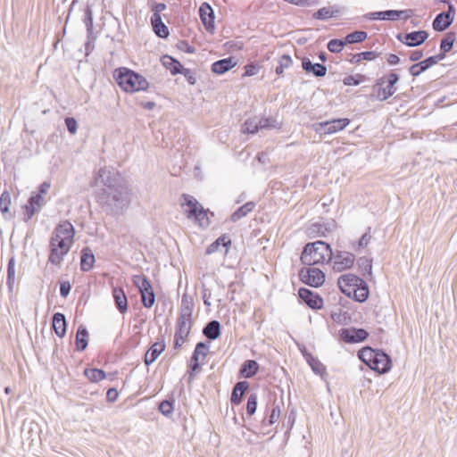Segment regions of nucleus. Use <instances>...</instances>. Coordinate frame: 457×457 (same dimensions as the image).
<instances>
[{
  "mask_svg": "<svg viewBox=\"0 0 457 457\" xmlns=\"http://www.w3.org/2000/svg\"><path fill=\"white\" fill-rule=\"evenodd\" d=\"M7 273H8L7 284H8L9 287L11 288L12 287V285L14 284V280H15V262H14L13 258L10 259V261L8 262Z\"/></svg>",
  "mask_w": 457,
  "mask_h": 457,
  "instance_id": "48",
  "label": "nucleus"
},
{
  "mask_svg": "<svg viewBox=\"0 0 457 457\" xmlns=\"http://www.w3.org/2000/svg\"><path fill=\"white\" fill-rule=\"evenodd\" d=\"M85 376L92 382H99L105 378V372L99 369H87Z\"/></svg>",
  "mask_w": 457,
  "mask_h": 457,
  "instance_id": "39",
  "label": "nucleus"
},
{
  "mask_svg": "<svg viewBox=\"0 0 457 457\" xmlns=\"http://www.w3.org/2000/svg\"><path fill=\"white\" fill-rule=\"evenodd\" d=\"M259 370V364L253 360L245 361L241 369L240 376L245 378L253 377Z\"/></svg>",
  "mask_w": 457,
  "mask_h": 457,
  "instance_id": "29",
  "label": "nucleus"
},
{
  "mask_svg": "<svg viewBox=\"0 0 457 457\" xmlns=\"http://www.w3.org/2000/svg\"><path fill=\"white\" fill-rule=\"evenodd\" d=\"M368 35L365 31H354L353 33L348 34L345 38V44H354L364 41L367 38Z\"/></svg>",
  "mask_w": 457,
  "mask_h": 457,
  "instance_id": "43",
  "label": "nucleus"
},
{
  "mask_svg": "<svg viewBox=\"0 0 457 457\" xmlns=\"http://www.w3.org/2000/svg\"><path fill=\"white\" fill-rule=\"evenodd\" d=\"M194 304L191 297L183 295L181 299L180 313L177 320L176 332L174 336V347H180L190 333L192 326V313Z\"/></svg>",
  "mask_w": 457,
  "mask_h": 457,
  "instance_id": "2",
  "label": "nucleus"
},
{
  "mask_svg": "<svg viewBox=\"0 0 457 457\" xmlns=\"http://www.w3.org/2000/svg\"><path fill=\"white\" fill-rule=\"evenodd\" d=\"M112 296L114 298L117 308L121 313L128 310V300L124 291L120 287H114L112 290Z\"/></svg>",
  "mask_w": 457,
  "mask_h": 457,
  "instance_id": "25",
  "label": "nucleus"
},
{
  "mask_svg": "<svg viewBox=\"0 0 457 457\" xmlns=\"http://www.w3.org/2000/svg\"><path fill=\"white\" fill-rule=\"evenodd\" d=\"M377 353L378 351H375L370 347H364L359 351L358 356L361 361L370 367L374 361Z\"/></svg>",
  "mask_w": 457,
  "mask_h": 457,
  "instance_id": "37",
  "label": "nucleus"
},
{
  "mask_svg": "<svg viewBox=\"0 0 457 457\" xmlns=\"http://www.w3.org/2000/svg\"><path fill=\"white\" fill-rule=\"evenodd\" d=\"M299 296L312 309H320L323 305L322 298L307 288H301Z\"/></svg>",
  "mask_w": 457,
  "mask_h": 457,
  "instance_id": "17",
  "label": "nucleus"
},
{
  "mask_svg": "<svg viewBox=\"0 0 457 457\" xmlns=\"http://www.w3.org/2000/svg\"><path fill=\"white\" fill-rule=\"evenodd\" d=\"M307 361L314 373L320 375V376H322L325 373L326 368L318 359H316L312 356H310L307 359Z\"/></svg>",
  "mask_w": 457,
  "mask_h": 457,
  "instance_id": "45",
  "label": "nucleus"
},
{
  "mask_svg": "<svg viewBox=\"0 0 457 457\" xmlns=\"http://www.w3.org/2000/svg\"><path fill=\"white\" fill-rule=\"evenodd\" d=\"M88 342V333L84 326H79L76 333V347L79 351L86 349Z\"/></svg>",
  "mask_w": 457,
  "mask_h": 457,
  "instance_id": "33",
  "label": "nucleus"
},
{
  "mask_svg": "<svg viewBox=\"0 0 457 457\" xmlns=\"http://www.w3.org/2000/svg\"><path fill=\"white\" fill-rule=\"evenodd\" d=\"M302 66L306 72H312L316 77H323L327 73L326 66L320 63H312L308 58L303 60Z\"/></svg>",
  "mask_w": 457,
  "mask_h": 457,
  "instance_id": "22",
  "label": "nucleus"
},
{
  "mask_svg": "<svg viewBox=\"0 0 457 457\" xmlns=\"http://www.w3.org/2000/svg\"><path fill=\"white\" fill-rule=\"evenodd\" d=\"M255 208V203L248 202L243 206L239 207L237 211H235L231 215V220L233 222H237L242 218L245 217L248 213L253 211Z\"/></svg>",
  "mask_w": 457,
  "mask_h": 457,
  "instance_id": "32",
  "label": "nucleus"
},
{
  "mask_svg": "<svg viewBox=\"0 0 457 457\" xmlns=\"http://www.w3.org/2000/svg\"><path fill=\"white\" fill-rule=\"evenodd\" d=\"M204 335L211 339L215 340L220 337V322L217 320H212L210 321L204 328L203 330Z\"/></svg>",
  "mask_w": 457,
  "mask_h": 457,
  "instance_id": "31",
  "label": "nucleus"
},
{
  "mask_svg": "<svg viewBox=\"0 0 457 457\" xmlns=\"http://www.w3.org/2000/svg\"><path fill=\"white\" fill-rule=\"evenodd\" d=\"M159 411L165 416H170L173 411L172 403L170 401H162L159 405Z\"/></svg>",
  "mask_w": 457,
  "mask_h": 457,
  "instance_id": "51",
  "label": "nucleus"
},
{
  "mask_svg": "<svg viewBox=\"0 0 457 457\" xmlns=\"http://www.w3.org/2000/svg\"><path fill=\"white\" fill-rule=\"evenodd\" d=\"M184 213L187 219H194L201 228H207L210 225L207 210L192 195H183Z\"/></svg>",
  "mask_w": 457,
  "mask_h": 457,
  "instance_id": "5",
  "label": "nucleus"
},
{
  "mask_svg": "<svg viewBox=\"0 0 457 457\" xmlns=\"http://www.w3.org/2000/svg\"><path fill=\"white\" fill-rule=\"evenodd\" d=\"M453 21V15L450 13L440 12L433 21V29L436 31L445 30Z\"/></svg>",
  "mask_w": 457,
  "mask_h": 457,
  "instance_id": "20",
  "label": "nucleus"
},
{
  "mask_svg": "<svg viewBox=\"0 0 457 457\" xmlns=\"http://www.w3.org/2000/svg\"><path fill=\"white\" fill-rule=\"evenodd\" d=\"M413 15V12L411 10H388V11H381V12H370L366 15V18L369 20H390L395 21L398 19L407 20Z\"/></svg>",
  "mask_w": 457,
  "mask_h": 457,
  "instance_id": "10",
  "label": "nucleus"
},
{
  "mask_svg": "<svg viewBox=\"0 0 457 457\" xmlns=\"http://www.w3.org/2000/svg\"><path fill=\"white\" fill-rule=\"evenodd\" d=\"M71 291V284L68 281L62 282L60 287V295L62 297H67Z\"/></svg>",
  "mask_w": 457,
  "mask_h": 457,
  "instance_id": "61",
  "label": "nucleus"
},
{
  "mask_svg": "<svg viewBox=\"0 0 457 457\" xmlns=\"http://www.w3.org/2000/svg\"><path fill=\"white\" fill-rule=\"evenodd\" d=\"M345 46V40H341V39H331L328 43V49L331 52V53H340L343 49H344V46Z\"/></svg>",
  "mask_w": 457,
  "mask_h": 457,
  "instance_id": "47",
  "label": "nucleus"
},
{
  "mask_svg": "<svg viewBox=\"0 0 457 457\" xmlns=\"http://www.w3.org/2000/svg\"><path fill=\"white\" fill-rule=\"evenodd\" d=\"M65 124L67 126V129L71 134H75L78 129V123L74 118H66Z\"/></svg>",
  "mask_w": 457,
  "mask_h": 457,
  "instance_id": "55",
  "label": "nucleus"
},
{
  "mask_svg": "<svg viewBox=\"0 0 457 457\" xmlns=\"http://www.w3.org/2000/svg\"><path fill=\"white\" fill-rule=\"evenodd\" d=\"M337 12L338 11L335 10L333 7H323L313 13V18L317 20H327L336 16Z\"/></svg>",
  "mask_w": 457,
  "mask_h": 457,
  "instance_id": "40",
  "label": "nucleus"
},
{
  "mask_svg": "<svg viewBox=\"0 0 457 457\" xmlns=\"http://www.w3.org/2000/svg\"><path fill=\"white\" fill-rule=\"evenodd\" d=\"M425 71H426V69L424 68L423 64H421V62L411 65L409 69L410 73L413 77H417V76L420 75Z\"/></svg>",
  "mask_w": 457,
  "mask_h": 457,
  "instance_id": "54",
  "label": "nucleus"
},
{
  "mask_svg": "<svg viewBox=\"0 0 457 457\" xmlns=\"http://www.w3.org/2000/svg\"><path fill=\"white\" fill-rule=\"evenodd\" d=\"M116 81L124 91L130 93L145 90L148 87V82L143 76L127 68L116 71Z\"/></svg>",
  "mask_w": 457,
  "mask_h": 457,
  "instance_id": "4",
  "label": "nucleus"
},
{
  "mask_svg": "<svg viewBox=\"0 0 457 457\" xmlns=\"http://www.w3.org/2000/svg\"><path fill=\"white\" fill-rule=\"evenodd\" d=\"M165 344L163 341L155 342L151 345L149 350L145 353V365H150L154 363L156 359L160 356V354L164 351Z\"/></svg>",
  "mask_w": 457,
  "mask_h": 457,
  "instance_id": "19",
  "label": "nucleus"
},
{
  "mask_svg": "<svg viewBox=\"0 0 457 457\" xmlns=\"http://www.w3.org/2000/svg\"><path fill=\"white\" fill-rule=\"evenodd\" d=\"M96 185L102 187L97 193L98 202L117 213L128 208L131 203L132 191L123 178L106 167L100 169Z\"/></svg>",
  "mask_w": 457,
  "mask_h": 457,
  "instance_id": "1",
  "label": "nucleus"
},
{
  "mask_svg": "<svg viewBox=\"0 0 457 457\" xmlns=\"http://www.w3.org/2000/svg\"><path fill=\"white\" fill-rule=\"evenodd\" d=\"M357 56L366 61H372L377 58L378 54L374 51H367L358 54Z\"/></svg>",
  "mask_w": 457,
  "mask_h": 457,
  "instance_id": "58",
  "label": "nucleus"
},
{
  "mask_svg": "<svg viewBox=\"0 0 457 457\" xmlns=\"http://www.w3.org/2000/svg\"><path fill=\"white\" fill-rule=\"evenodd\" d=\"M370 368L380 374L386 373L391 369V360L387 354L378 350L376 357L374 358V361L370 364Z\"/></svg>",
  "mask_w": 457,
  "mask_h": 457,
  "instance_id": "15",
  "label": "nucleus"
},
{
  "mask_svg": "<svg viewBox=\"0 0 457 457\" xmlns=\"http://www.w3.org/2000/svg\"><path fill=\"white\" fill-rule=\"evenodd\" d=\"M75 229L69 221L58 225L52 233L49 246L70 251L74 242Z\"/></svg>",
  "mask_w": 457,
  "mask_h": 457,
  "instance_id": "6",
  "label": "nucleus"
},
{
  "mask_svg": "<svg viewBox=\"0 0 457 457\" xmlns=\"http://www.w3.org/2000/svg\"><path fill=\"white\" fill-rule=\"evenodd\" d=\"M133 284L138 288L139 292H144L152 287L150 281L144 275H135L132 278Z\"/></svg>",
  "mask_w": 457,
  "mask_h": 457,
  "instance_id": "38",
  "label": "nucleus"
},
{
  "mask_svg": "<svg viewBox=\"0 0 457 457\" xmlns=\"http://www.w3.org/2000/svg\"><path fill=\"white\" fill-rule=\"evenodd\" d=\"M119 393L115 388L108 389L106 393V399L108 402L113 403L118 399Z\"/></svg>",
  "mask_w": 457,
  "mask_h": 457,
  "instance_id": "60",
  "label": "nucleus"
},
{
  "mask_svg": "<svg viewBox=\"0 0 457 457\" xmlns=\"http://www.w3.org/2000/svg\"><path fill=\"white\" fill-rule=\"evenodd\" d=\"M428 34L425 30L412 31L403 36L398 35L397 38L408 46L421 45L428 38Z\"/></svg>",
  "mask_w": 457,
  "mask_h": 457,
  "instance_id": "14",
  "label": "nucleus"
},
{
  "mask_svg": "<svg viewBox=\"0 0 457 457\" xmlns=\"http://www.w3.org/2000/svg\"><path fill=\"white\" fill-rule=\"evenodd\" d=\"M369 296V287L365 281L361 278V283L352 292V296L355 301L363 303Z\"/></svg>",
  "mask_w": 457,
  "mask_h": 457,
  "instance_id": "27",
  "label": "nucleus"
},
{
  "mask_svg": "<svg viewBox=\"0 0 457 457\" xmlns=\"http://www.w3.org/2000/svg\"><path fill=\"white\" fill-rule=\"evenodd\" d=\"M445 58V54H439L437 55L430 56L424 61H421L424 68L428 70L429 67L436 64L438 62Z\"/></svg>",
  "mask_w": 457,
  "mask_h": 457,
  "instance_id": "49",
  "label": "nucleus"
},
{
  "mask_svg": "<svg viewBox=\"0 0 457 457\" xmlns=\"http://www.w3.org/2000/svg\"><path fill=\"white\" fill-rule=\"evenodd\" d=\"M302 282L313 287H320L325 281V274L318 268L308 266L299 272Z\"/></svg>",
  "mask_w": 457,
  "mask_h": 457,
  "instance_id": "9",
  "label": "nucleus"
},
{
  "mask_svg": "<svg viewBox=\"0 0 457 457\" xmlns=\"http://www.w3.org/2000/svg\"><path fill=\"white\" fill-rule=\"evenodd\" d=\"M257 408V396L256 395H251L248 397L246 404V412L248 415H253L256 411Z\"/></svg>",
  "mask_w": 457,
  "mask_h": 457,
  "instance_id": "50",
  "label": "nucleus"
},
{
  "mask_svg": "<svg viewBox=\"0 0 457 457\" xmlns=\"http://www.w3.org/2000/svg\"><path fill=\"white\" fill-rule=\"evenodd\" d=\"M237 62L232 57L225 58L212 63V71L216 74H223L235 67Z\"/></svg>",
  "mask_w": 457,
  "mask_h": 457,
  "instance_id": "21",
  "label": "nucleus"
},
{
  "mask_svg": "<svg viewBox=\"0 0 457 457\" xmlns=\"http://www.w3.org/2000/svg\"><path fill=\"white\" fill-rule=\"evenodd\" d=\"M151 22L154 30L158 37L165 38L169 36V29L167 26L162 22L161 16H157V14L152 15Z\"/></svg>",
  "mask_w": 457,
  "mask_h": 457,
  "instance_id": "28",
  "label": "nucleus"
},
{
  "mask_svg": "<svg viewBox=\"0 0 457 457\" xmlns=\"http://www.w3.org/2000/svg\"><path fill=\"white\" fill-rule=\"evenodd\" d=\"M287 3L297 5V6H311L317 3L316 0H284Z\"/></svg>",
  "mask_w": 457,
  "mask_h": 457,
  "instance_id": "57",
  "label": "nucleus"
},
{
  "mask_svg": "<svg viewBox=\"0 0 457 457\" xmlns=\"http://www.w3.org/2000/svg\"><path fill=\"white\" fill-rule=\"evenodd\" d=\"M355 256L349 252H338L334 257L333 269L337 272L353 267Z\"/></svg>",
  "mask_w": 457,
  "mask_h": 457,
  "instance_id": "13",
  "label": "nucleus"
},
{
  "mask_svg": "<svg viewBox=\"0 0 457 457\" xmlns=\"http://www.w3.org/2000/svg\"><path fill=\"white\" fill-rule=\"evenodd\" d=\"M368 336L369 333L363 328H347L339 330L341 340L348 344L363 342Z\"/></svg>",
  "mask_w": 457,
  "mask_h": 457,
  "instance_id": "11",
  "label": "nucleus"
},
{
  "mask_svg": "<svg viewBox=\"0 0 457 457\" xmlns=\"http://www.w3.org/2000/svg\"><path fill=\"white\" fill-rule=\"evenodd\" d=\"M454 39L451 37H447L441 41L440 48L444 52L443 54L450 51L453 46Z\"/></svg>",
  "mask_w": 457,
  "mask_h": 457,
  "instance_id": "52",
  "label": "nucleus"
},
{
  "mask_svg": "<svg viewBox=\"0 0 457 457\" xmlns=\"http://www.w3.org/2000/svg\"><path fill=\"white\" fill-rule=\"evenodd\" d=\"M258 130H259V128H258L257 117L246 120L242 127V131L244 133L254 134V133L258 132Z\"/></svg>",
  "mask_w": 457,
  "mask_h": 457,
  "instance_id": "44",
  "label": "nucleus"
},
{
  "mask_svg": "<svg viewBox=\"0 0 457 457\" xmlns=\"http://www.w3.org/2000/svg\"><path fill=\"white\" fill-rule=\"evenodd\" d=\"M332 256V249L328 244L323 241H316L304 246L301 254V261L304 265L313 266L330 262Z\"/></svg>",
  "mask_w": 457,
  "mask_h": 457,
  "instance_id": "3",
  "label": "nucleus"
},
{
  "mask_svg": "<svg viewBox=\"0 0 457 457\" xmlns=\"http://www.w3.org/2000/svg\"><path fill=\"white\" fill-rule=\"evenodd\" d=\"M370 228H369L368 232L364 233L358 241V247L363 248L369 245L371 239V236L370 234Z\"/></svg>",
  "mask_w": 457,
  "mask_h": 457,
  "instance_id": "56",
  "label": "nucleus"
},
{
  "mask_svg": "<svg viewBox=\"0 0 457 457\" xmlns=\"http://www.w3.org/2000/svg\"><path fill=\"white\" fill-rule=\"evenodd\" d=\"M162 62L166 69L170 70L172 75L182 73L183 67L181 63L179 61L173 59L171 56H163Z\"/></svg>",
  "mask_w": 457,
  "mask_h": 457,
  "instance_id": "30",
  "label": "nucleus"
},
{
  "mask_svg": "<svg viewBox=\"0 0 457 457\" xmlns=\"http://www.w3.org/2000/svg\"><path fill=\"white\" fill-rule=\"evenodd\" d=\"M53 328L55 331V334L62 337L66 333V320L65 316L62 313L56 312L53 317Z\"/></svg>",
  "mask_w": 457,
  "mask_h": 457,
  "instance_id": "26",
  "label": "nucleus"
},
{
  "mask_svg": "<svg viewBox=\"0 0 457 457\" xmlns=\"http://www.w3.org/2000/svg\"><path fill=\"white\" fill-rule=\"evenodd\" d=\"M166 9V4L163 3H158L153 5L152 11L153 15L161 16L160 13L163 12Z\"/></svg>",
  "mask_w": 457,
  "mask_h": 457,
  "instance_id": "62",
  "label": "nucleus"
},
{
  "mask_svg": "<svg viewBox=\"0 0 457 457\" xmlns=\"http://www.w3.org/2000/svg\"><path fill=\"white\" fill-rule=\"evenodd\" d=\"M344 84L346 86H357L360 84V80L353 76H348L344 79Z\"/></svg>",
  "mask_w": 457,
  "mask_h": 457,
  "instance_id": "64",
  "label": "nucleus"
},
{
  "mask_svg": "<svg viewBox=\"0 0 457 457\" xmlns=\"http://www.w3.org/2000/svg\"><path fill=\"white\" fill-rule=\"evenodd\" d=\"M349 123L350 120L347 118L334 119L331 120L314 123L312 125V129L316 133L330 135L343 130L349 125Z\"/></svg>",
  "mask_w": 457,
  "mask_h": 457,
  "instance_id": "8",
  "label": "nucleus"
},
{
  "mask_svg": "<svg viewBox=\"0 0 457 457\" xmlns=\"http://www.w3.org/2000/svg\"><path fill=\"white\" fill-rule=\"evenodd\" d=\"M279 417H280V409L278 406H274L271 410V412H270V418L268 420V424L272 425V424L276 423L279 420Z\"/></svg>",
  "mask_w": 457,
  "mask_h": 457,
  "instance_id": "53",
  "label": "nucleus"
},
{
  "mask_svg": "<svg viewBox=\"0 0 457 457\" xmlns=\"http://www.w3.org/2000/svg\"><path fill=\"white\" fill-rule=\"evenodd\" d=\"M257 122L259 129L279 128V125L272 118H257Z\"/></svg>",
  "mask_w": 457,
  "mask_h": 457,
  "instance_id": "46",
  "label": "nucleus"
},
{
  "mask_svg": "<svg viewBox=\"0 0 457 457\" xmlns=\"http://www.w3.org/2000/svg\"><path fill=\"white\" fill-rule=\"evenodd\" d=\"M12 203L11 195L4 191L0 196V211L5 219H9L12 215L9 212V207Z\"/></svg>",
  "mask_w": 457,
  "mask_h": 457,
  "instance_id": "36",
  "label": "nucleus"
},
{
  "mask_svg": "<svg viewBox=\"0 0 457 457\" xmlns=\"http://www.w3.org/2000/svg\"><path fill=\"white\" fill-rule=\"evenodd\" d=\"M247 388L248 383L246 381H240L237 383L231 394V403L238 404L241 402V398Z\"/></svg>",
  "mask_w": 457,
  "mask_h": 457,
  "instance_id": "34",
  "label": "nucleus"
},
{
  "mask_svg": "<svg viewBox=\"0 0 457 457\" xmlns=\"http://www.w3.org/2000/svg\"><path fill=\"white\" fill-rule=\"evenodd\" d=\"M358 283H361V278L351 273L340 276L337 280L341 292L349 297L352 296V292L358 286Z\"/></svg>",
  "mask_w": 457,
  "mask_h": 457,
  "instance_id": "12",
  "label": "nucleus"
},
{
  "mask_svg": "<svg viewBox=\"0 0 457 457\" xmlns=\"http://www.w3.org/2000/svg\"><path fill=\"white\" fill-rule=\"evenodd\" d=\"M44 204V199L41 194H36L30 196L29 199L28 204L25 206L26 209V219L25 220L28 221L32 218V216L39 212L42 205Z\"/></svg>",
  "mask_w": 457,
  "mask_h": 457,
  "instance_id": "18",
  "label": "nucleus"
},
{
  "mask_svg": "<svg viewBox=\"0 0 457 457\" xmlns=\"http://www.w3.org/2000/svg\"><path fill=\"white\" fill-rule=\"evenodd\" d=\"M95 262V255L89 249H83L80 260V267L84 271H88L92 269Z\"/></svg>",
  "mask_w": 457,
  "mask_h": 457,
  "instance_id": "35",
  "label": "nucleus"
},
{
  "mask_svg": "<svg viewBox=\"0 0 457 457\" xmlns=\"http://www.w3.org/2000/svg\"><path fill=\"white\" fill-rule=\"evenodd\" d=\"M199 14L205 29L212 32L214 29V13L211 5L207 3L202 4L199 8Z\"/></svg>",
  "mask_w": 457,
  "mask_h": 457,
  "instance_id": "16",
  "label": "nucleus"
},
{
  "mask_svg": "<svg viewBox=\"0 0 457 457\" xmlns=\"http://www.w3.org/2000/svg\"><path fill=\"white\" fill-rule=\"evenodd\" d=\"M216 242H219V245L226 247L227 248L226 252L228 251V247L231 245L230 238L226 235H223V236L220 237L219 238H217Z\"/></svg>",
  "mask_w": 457,
  "mask_h": 457,
  "instance_id": "63",
  "label": "nucleus"
},
{
  "mask_svg": "<svg viewBox=\"0 0 457 457\" xmlns=\"http://www.w3.org/2000/svg\"><path fill=\"white\" fill-rule=\"evenodd\" d=\"M181 74H183L186 77L187 82L190 85H195V84L196 79H195V75L191 72L190 70L183 69Z\"/></svg>",
  "mask_w": 457,
  "mask_h": 457,
  "instance_id": "59",
  "label": "nucleus"
},
{
  "mask_svg": "<svg viewBox=\"0 0 457 457\" xmlns=\"http://www.w3.org/2000/svg\"><path fill=\"white\" fill-rule=\"evenodd\" d=\"M142 303L145 308H151L155 302V295L154 293L153 287L148 290H145L144 292H140Z\"/></svg>",
  "mask_w": 457,
  "mask_h": 457,
  "instance_id": "42",
  "label": "nucleus"
},
{
  "mask_svg": "<svg viewBox=\"0 0 457 457\" xmlns=\"http://www.w3.org/2000/svg\"><path fill=\"white\" fill-rule=\"evenodd\" d=\"M399 77L396 73H390L386 78H380L374 88L378 87L377 98L379 101H385L392 96L396 88L395 85L397 83Z\"/></svg>",
  "mask_w": 457,
  "mask_h": 457,
  "instance_id": "7",
  "label": "nucleus"
},
{
  "mask_svg": "<svg viewBox=\"0 0 457 457\" xmlns=\"http://www.w3.org/2000/svg\"><path fill=\"white\" fill-rule=\"evenodd\" d=\"M208 353V346L204 343H198L195 348L194 353L192 355V369L195 370L198 366L201 361H203Z\"/></svg>",
  "mask_w": 457,
  "mask_h": 457,
  "instance_id": "24",
  "label": "nucleus"
},
{
  "mask_svg": "<svg viewBox=\"0 0 457 457\" xmlns=\"http://www.w3.org/2000/svg\"><path fill=\"white\" fill-rule=\"evenodd\" d=\"M49 248L50 253L48 256V262L54 266L60 267L63 258L68 254L70 251L55 246H49Z\"/></svg>",
  "mask_w": 457,
  "mask_h": 457,
  "instance_id": "23",
  "label": "nucleus"
},
{
  "mask_svg": "<svg viewBox=\"0 0 457 457\" xmlns=\"http://www.w3.org/2000/svg\"><path fill=\"white\" fill-rule=\"evenodd\" d=\"M293 63V60L290 55L283 54L278 59V65L276 67V73L278 75H282L286 69H288Z\"/></svg>",
  "mask_w": 457,
  "mask_h": 457,
  "instance_id": "41",
  "label": "nucleus"
}]
</instances>
